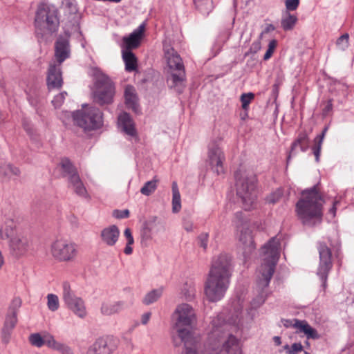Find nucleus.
Instances as JSON below:
<instances>
[{"label":"nucleus","instance_id":"1","mask_svg":"<svg viewBox=\"0 0 354 354\" xmlns=\"http://www.w3.org/2000/svg\"><path fill=\"white\" fill-rule=\"evenodd\" d=\"M208 339L201 352L184 351L182 354H239V339L229 331L227 324L222 315L212 319Z\"/></svg>","mask_w":354,"mask_h":354},{"label":"nucleus","instance_id":"2","mask_svg":"<svg viewBox=\"0 0 354 354\" xmlns=\"http://www.w3.org/2000/svg\"><path fill=\"white\" fill-rule=\"evenodd\" d=\"M174 329L178 337L184 344L185 351H196L201 352V345L205 346V342L202 343L200 337H194L192 330L196 324V315L194 309L188 304H181L177 306L174 314Z\"/></svg>","mask_w":354,"mask_h":354},{"label":"nucleus","instance_id":"3","mask_svg":"<svg viewBox=\"0 0 354 354\" xmlns=\"http://www.w3.org/2000/svg\"><path fill=\"white\" fill-rule=\"evenodd\" d=\"M231 259L221 254L214 260L205 285V294L209 301H220L225 295L231 276Z\"/></svg>","mask_w":354,"mask_h":354},{"label":"nucleus","instance_id":"4","mask_svg":"<svg viewBox=\"0 0 354 354\" xmlns=\"http://www.w3.org/2000/svg\"><path fill=\"white\" fill-rule=\"evenodd\" d=\"M302 197L296 204V211L299 218L305 225L313 226L319 223L322 218L323 198L317 191V185L301 192Z\"/></svg>","mask_w":354,"mask_h":354},{"label":"nucleus","instance_id":"5","mask_svg":"<svg viewBox=\"0 0 354 354\" xmlns=\"http://www.w3.org/2000/svg\"><path fill=\"white\" fill-rule=\"evenodd\" d=\"M59 11L55 6H39L35 17V35L39 42H47L59 26Z\"/></svg>","mask_w":354,"mask_h":354},{"label":"nucleus","instance_id":"6","mask_svg":"<svg viewBox=\"0 0 354 354\" xmlns=\"http://www.w3.org/2000/svg\"><path fill=\"white\" fill-rule=\"evenodd\" d=\"M266 256L259 268L257 286L263 292L269 286L275 270V266L279 257L280 242L276 237H272L261 248Z\"/></svg>","mask_w":354,"mask_h":354},{"label":"nucleus","instance_id":"7","mask_svg":"<svg viewBox=\"0 0 354 354\" xmlns=\"http://www.w3.org/2000/svg\"><path fill=\"white\" fill-rule=\"evenodd\" d=\"M90 74L93 77V102L99 106H107L113 102L115 86L111 78L97 67L91 68Z\"/></svg>","mask_w":354,"mask_h":354},{"label":"nucleus","instance_id":"8","mask_svg":"<svg viewBox=\"0 0 354 354\" xmlns=\"http://www.w3.org/2000/svg\"><path fill=\"white\" fill-rule=\"evenodd\" d=\"M237 196L241 198L245 210H249L257 198V178L253 174L238 169L234 173Z\"/></svg>","mask_w":354,"mask_h":354},{"label":"nucleus","instance_id":"9","mask_svg":"<svg viewBox=\"0 0 354 354\" xmlns=\"http://www.w3.org/2000/svg\"><path fill=\"white\" fill-rule=\"evenodd\" d=\"M165 57L169 67L167 83L168 86L175 88L179 93L183 92L186 80V75L182 59L174 48L165 52Z\"/></svg>","mask_w":354,"mask_h":354},{"label":"nucleus","instance_id":"10","mask_svg":"<svg viewBox=\"0 0 354 354\" xmlns=\"http://www.w3.org/2000/svg\"><path fill=\"white\" fill-rule=\"evenodd\" d=\"M102 112L97 107L83 104L82 109L73 113L74 122L85 131L95 130L103 124Z\"/></svg>","mask_w":354,"mask_h":354},{"label":"nucleus","instance_id":"11","mask_svg":"<svg viewBox=\"0 0 354 354\" xmlns=\"http://www.w3.org/2000/svg\"><path fill=\"white\" fill-rule=\"evenodd\" d=\"M317 250L319 255V263L317 270V275L322 282L324 289L326 288L328 275L333 268L332 252L330 248L324 242L317 243Z\"/></svg>","mask_w":354,"mask_h":354},{"label":"nucleus","instance_id":"12","mask_svg":"<svg viewBox=\"0 0 354 354\" xmlns=\"http://www.w3.org/2000/svg\"><path fill=\"white\" fill-rule=\"evenodd\" d=\"M51 253L60 261H72L77 255L76 245L68 240L58 239L52 244Z\"/></svg>","mask_w":354,"mask_h":354},{"label":"nucleus","instance_id":"13","mask_svg":"<svg viewBox=\"0 0 354 354\" xmlns=\"http://www.w3.org/2000/svg\"><path fill=\"white\" fill-rule=\"evenodd\" d=\"M62 288L63 299L68 308L79 317H85L86 311L83 300L75 295L68 282H64Z\"/></svg>","mask_w":354,"mask_h":354},{"label":"nucleus","instance_id":"14","mask_svg":"<svg viewBox=\"0 0 354 354\" xmlns=\"http://www.w3.org/2000/svg\"><path fill=\"white\" fill-rule=\"evenodd\" d=\"M225 160V155L221 148L214 142L210 144L208 149V163L217 175L224 173L223 163Z\"/></svg>","mask_w":354,"mask_h":354},{"label":"nucleus","instance_id":"15","mask_svg":"<svg viewBox=\"0 0 354 354\" xmlns=\"http://www.w3.org/2000/svg\"><path fill=\"white\" fill-rule=\"evenodd\" d=\"M70 37L71 34L65 32V35H59L55 43V57L59 65L70 57Z\"/></svg>","mask_w":354,"mask_h":354},{"label":"nucleus","instance_id":"16","mask_svg":"<svg viewBox=\"0 0 354 354\" xmlns=\"http://www.w3.org/2000/svg\"><path fill=\"white\" fill-rule=\"evenodd\" d=\"M8 247L10 254L15 258H19L28 252L30 243L26 236L17 235L10 239Z\"/></svg>","mask_w":354,"mask_h":354},{"label":"nucleus","instance_id":"17","mask_svg":"<svg viewBox=\"0 0 354 354\" xmlns=\"http://www.w3.org/2000/svg\"><path fill=\"white\" fill-rule=\"evenodd\" d=\"M116 349L111 340L104 337H99L87 348L85 354H113Z\"/></svg>","mask_w":354,"mask_h":354},{"label":"nucleus","instance_id":"18","mask_svg":"<svg viewBox=\"0 0 354 354\" xmlns=\"http://www.w3.org/2000/svg\"><path fill=\"white\" fill-rule=\"evenodd\" d=\"M47 86L49 90L59 89L63 85L62 73L60 65L50 64L47 73Z\"/></svg>","mask_w":354,"mask_h":354},{"label":"nucleus","instance_id":"19","mask_svg":"<svg viewBox=\"0 0 354 354\" xmlns=\"http://www.w3.org/2000/svg\"><path fill=\"white\" fill-rule=\"evenodd\" d=\"M312 131V129L307 131L306 129L301 131L297 138L292 142L290 147V151L287 158L288 162L291 156L297 153L296 148L299 147L301 151L306 152L309 148L310 138L309 134Z\"/></svg>","mask_w":354,"mask_h":354},{"label":"nucleus","instance_id":"20","mask_svg":"<svg viewBox=\"0 0 354 354\" xmlns=\"http://www.w3.org/2000/svg\"><path fill=\"white\" fill-rule=\"evenodd\" d=\"M239 241L243 245V255L244 259L246 261L250 258V255L255 249V245L252 236V232L249 229H245L241 230L239 236Z\"/></svg>","mask_w":354,"mask_h":354},{"label":"nucleus","instance_id":"21","mask_svg":"<svg viewBox=\"0 0 354 354\" xmlns=\"http://www.w3.org/2000/svg\"><path fill=\"white\" fill-rule=\"evenodd\" d=\"M118 124L127 135L133 137L136 136V130L131 115L124 112L118 116Z\"/></svg>","mask_w":354,"mask_h":354},{"label":"nucleus","instance_id":"22","mask_svg":"<svg viewBox=\"0 0 354 354\" xmlns=\"http://www.w3.org/2000/svg\"><path fill=\"white\" fill-rule=\"evenodd\" d=\"M293 328L297 330V333H304L307 339H317L320 337L317 330L311 327L306 320L295 319Z\"/></svg>","mask_w":354,"mask_h":354},{"label":"nucleus","instance_id":"23","mask_svg":"<svg viewBox=\"0 0 354 354\" xmlns=\"http://www.w3.org/2000/svg\"><path fill=\"white\" fill-rule=\"evenodd\" d=\"M124 95L127 107L136 113L138 112V97L135 88L131 85L126 86Z\"/></svg>","mask_w":354,"mask_h":354},{"label":"nucleus","instance_id":"24","mask_svg":"<svg viewBox=\"0 0 354 354\" xmlns=\"http://www.w3.org/2000/svg\"><path fill=\"white\" fill-rule=\"evenodd\" d=\"M59 166L61 168V174L63 177L67 178L68 181H71L74 177L79 176L77 168L68 158H62Z\"/></svg>","mask_w":354,"mask_h":354},{"label":"nucleus","instance_id":"25","mask_svg":"<svg viewBox=\"0 0 354 354\" xmlns=\"http://www.w3.org/2000/svg\"><path fill=\"white\" fill-rule=\"evenodd\" d=\"M119 235L120 230L115 225L106 227L101 232V238L102 241L109 246H113L118 241Z\"/></svg>","mask_w":354,"mask_h":354},{"label":"nucleus","instance_id":"26","mask_svg":"<svg viewBox=\"0 0 354 354\" xmlns=\"http://www.w3.org/2000/svg\"><path fill=\"white\" fill-rule=\"evenodd\" d=\"M125 308H127V305L122 301L114 303H104L101 306V313L104 315H111L120 313Z\"/></svg>","mask_w":354,"mask_h":354},{"label":"nucleus","instance_id":"27","mask_svg":"<svg viewBox=\"0 0 354 354\" xmlns=\"http://www.w3.org/2000/svg\"><path fill=\"white\" fill-rule=\"evenodd\" d=\"M122 59L125 64V71L133 72L137 70L138 59L136 55L131 50H122Z\"/></svg>","mask_w":354,"mask_h":354},{"label":"nucleus","instance_id":"28","mask_svg":"<svg viewBox=\"0 0 354 354\" xmlns=\"http://www.w3.org/2000/svg\"><path fill=\"white\" fill-rule=\"evenodd\" d=\"M122 40L124 43L122 50L132 51L140 46L141 37L133 32L128 37H124Z\"/></svg>","mask_w":354,"mask_h":354},{"label":"nucleus","instance_id":"29","mask_svg":"<svg viewBox=\"0 0 354 354\" xmlns=\"http://www.w3.org/2000/svg\"><path fill=\"white\" fill-rule=\"evenodd\" d=\"M16 229V224L13 220H7L4 225L0 227V239L6 240L13 238Z\"/></svg>","mask_w":354,"mask_h":354},{"label":"nucleus","instance_id":"30","mask_svg":"<svg viewBox=\"0 0 354 354\" xmlns=\"http://www.w3.org/2000/svg\"><path fill=\"white\" fill-rule=\"evenodd\" d=\"M297 21V17L296 15L286 11L283 13L281 20V26L285 31L291 30L294 28Z\"/></svg>","mask_w":354,"mask_h":354},{"label":"nucleus","instance_id":"31","mask_svg":"<svg viewBox=\"0 0 354 354\" xmlns=\"http://www.w3.org/2000/svg\"><path fill=\"white\" fill-rule=\"evenodd\" d=\"M69 186L72 187L75 193L79 196L83 198L88 197V193L86 187H84L80 176L74 177L73 180L68 182Z\"/></svg>","mask_w":354,"mask_h":354},{"label":"nucleus","instance_id":"32","mask_svg":"<svg viewBox=\"0 0 354 354\" xmlns=\"http://www.w3.org/2000/svg\"><path fill=\"white\" fill-rule=\"evenodd\" d=\"M172 211L178 213L181 209L180 194L176 182L172 183Z\"/></svg>","mask_w":354,"mask_h":354},{"label":"nucleus","instance_id":"33","mask_svg":"<svg viewBox=\"0 0 354 354\" xmlns=\"http://www.w3.org/2000/svg\"><path fill=\"white\" fill-rule=\"evenodd\" d=\"M195 7L203 15H207L213 9L212 0H193Z\"/></svg>","mask_w":354,"mask_h":354},{"label":"nucleus","instance_id":"34","mask_svg":"<svg viewBox=\"0 0 354 354\" xmlns=\"http://www.w3.org/2000/svg\"><path fill=\"white\" fill-rule=\"evenodd\" d=\"M0 172L6 177L19 176L21 174L19 169L11 163H4L0 167Z\"/></svg>","mask_w":354,"mask_h":354},{"label":"nucleus","instance_id":"35","mask_svg":"<svg viewBox=\"0 0 354 354\" xmlns=\"http://www.w3.org/2000/svg\"><path fill=\"white\" fill-rule=\"evenodd\" d=\"M162 295V288L153 289L149 292L142 299V303L145 305H150L157 301Z\"/></svg>","mask_w":354,"mask_h":354},{"label":"nucleus","instance_id":"36","mask_svg":"<svg viewBox=\"0 0 354 354\" xmlns=\"http://www.w3.org/2000/svg\"><path fill=\"white\" fill-rule=\"evenodd\" d=\"M158 181L154 177L153 180L146 182L140 189V192L145 196L151 195L156 189Z\"/></svg>","mask_w":354,"mask_h":354},{"label":"nucleus","instance_id":"37","mask_svg":"<svg viewBox=\"0 0 354 354\" xmlns=\"http://www.w3.org/2000/svg\"><path fill=\"white\" fill-rule=\"evenodd\" d=\"M47 305L50 310L55 311L59 308V299L56 295L48 294L47 296Z\"/></svg>","mask_w":354,"mask_h":354},{"label":"nucleus","instance_id":"38","mask_svg":"<svg viewBox=\"0 0 354 354\" xmlns=\"http://www.w3.org/2000/svg\"><path fill=\"white\" fill-rule=\"evenodd\" d=\"M63 4L66 12L69 15H75L77 12L78 9L75 0H64Z\"/></svg>","mask_w":354,"mask_h":354},{"label":"nucleus","instance_id":"39","mask_svg":"<svg viewBox=\"0 0 354 354\" xmlns=\"http://www.w3.org/2000/svg\"><path fill=\"white\" fill-rule=\"evenodd\" d=\"M254 98V94L253 93H243L241 95V102L242 103L243 109L247 111L248 109L249 104Z\"/></svg>","mask_w":354,"mask_h":354},{"label":"nucleus","instance_id":"40","mask_svg":"<svg viewBox=\"0 0 354 354\" xmlns=\"http://www.w3.org/2000/svg\"><path fill=\"white\" fill-rule=\"evenodd\" d=\"M29 341L31 343L32 346H37V347H41L43 345H44L45 340L44 339V337L41 336L39 333H33L31 334L29 337Z\"/></svg>","mask_w":354,"mask_h":354},{"label":"nucleus","instance_id":"41","mask_svg":"<svg viewBox=\"0 0 354 354\" xmlns=\"http://www.w3.org/2000/svg\"><path fill=\"white\" fill-rule=\"evenodd\" d=\"M348 39L349 35L347 33L340 36L336 41L337 48L341 50H345L348 46Z\"/></svg>","mask_w":354,"mask_h":354},{"label":"nucleus","instance_id":"42","mask_svg":"<svg viewBox=\"0 0 354 354\" xmlns=\"http://www.w3.org/2000/svg\"><path fill=\"white\" fill-rule=\"evenodd\" d=\"M22 301L19 297H15L10 305L9 310L10 314L17 315V313L20 307L21 306Z\"/></svg>","mask_w":354,"mask_h":354},{"label":"nucleus","instance_id":"43","mask_svg":"<svg viewBox=\"0 0 354 354\" xmlns=\"http://www.w3.org/2000/svg\"><path fill=\"white\" fill-rule=\"evenodd\" d=\"M66 95L67 93L64 91L55 96L52 104L55 109H58L62 105Z\"/></svg>","mask_w":354,"mask_h":354},{"label":"nucleus","instance_id":"44","mask_svg":"<svg viewBox=\"0 0 354 354\" xmlns=\"http://www.w3.org/2000/svg\"><path fill=\"white\" fill-rule=\"evenodd\" d=\"M260 39H261L259 38V40L255 41L252 44L250 49L245 53L244 57H247L251 54H255L261 49V46Z\"/></svg>","mask_w":354,"mask_h":354},{"label":"nucleus","instance_id":"45","mask_svg":"<svg viewBox=\"0 0 354 354\" xmlns=\"http://www.w3.org/2000/svg\"><path fill=\"white\" fill-rule=\"evenodd\" d=\"M17 322V315L10 314L6 319L4 326L11 330H13Z\"/></svg>","mask_w":354,"mask_h":354},{"label":"nucleus","instance_id":"46","mask_svg":"<svg viewBox=\"0 0 354 354\" xmlns=\"http://www.w3.org/2000/svg\"><path fill=\"white\" fill-rule=\"evenodd\" d=\"M54 350L60 352L62 354H73L71 348L68 346L59 342L54 348Z\"/></svg>","mask_w":354,"mask_h":354},{"label":"nucleus","instance_id":"47","mask_svg":"<svg viewBox=\"0 0 354 354\" xmlns=\"http://www.w3.org/2000/svg\"><path fill=\"white\" fill-rule=\"evenodd\" d=\"M322 142H319L317 141H314V145L312 147L313 153L315 157V160L317 162H319V157L321 153Z\"/></svg>","mask_w":354,"mask_h":354},{"label":"nucleus","instance_id":"48","mask_svg":"<svg viewBox=\"0 0 354 354\" xmlns=\"http://www.w3.org/2000/svg\"><path fill=\"white\" fill-rule=\"evenodd\" d=\"M282 196V192L281 190H277V192L271 194L270 196L267 197V202L270 204H274L277 203L279 199Z\"/></svg>","mask_w":354,"mask_h":354},{"label":"nucleus","instance_id":"49","mask_svg":"<svg viewBox=\"0 0 354 354\" xmlns=\"http://www.w3.org/2000/svg\"><path fill=\"white\" fill-rule=\"evenodd\" d=\"M299 4V0H286L285 2L286 11L295 10Z\"/></svg>","mask_w":354,"mask_h":354},{"label":"nucleus","instance_id":"50","mask_svg":"<svg viewBox=\"0 0 354 354\" xmlns=\"http://www.w3.org/2000/svg\"><path fill=\"white\" fill-rule=\"evenodd\" d=\"M141 238L142 244L146 246L147 245V241L151 239V230L148 227L144 228L141 234Z\"/></svg>","mask_w":354,"mask_h":354},{"label":"nucleus","instance_id":"51","mask_svg":"<svg viewBox=\"0 0 354 354\" xmlns=\"http://www.w3.org/2000/svg\"><path fill=\"white\" fill-rule=\"evenodd\" d=\"M129 211L128 209H124V210H119V209H115L113 212V216H114L116 218L122 219V218H126L129 216Z\"/></svg>","mask_w":354,"mask_h":354},{"label":"nucleus","instance_id":"52","mask_svg":"<svg viewBox=\"0 0 354 354\" xmlns=\"http://www.w3.org/2000/svg\"><path fill=\"white\" fill-rule=\"evenodd\" d=\"M12 330L3 326L1 331L2 341L5 344H8L10 341V335Z\"/></svg>","mask_w":354,"mask_h":354},{"label":"nucleus","instance_id":"53","mask_svg":"<svg viewBox=\"0 0 354 354\" xmlns=\"http://www.w3.org/2000/svg\"><path fill=\"white\" fill-rule=\"evenodd\" d=\"M198 244L201 247H202L204 250H205L207 247L208 242V234L207 233H202L198 237Z\"/></svg>","mask_w":354,"mask_h":354},{"label":"nucleus","instance_id":"54","mask_svg":"<svg viewBox=\"0 0 354 354\" xmlns=\"http://www.w3.org/2000/svg\"><path fill=\"white\" fill-rule=\"evenodd\" d=\"M45 340L44 344L47 345L48 347L54 349L58 342H57L54 337L51 335L45 336L44 337Z\"/></svg>","mask_w":354,"mask_h":354},{"label":"nucleus","instance_id":"55","mask_svg":"<svg viewBox=\"0 0 354 354\" xmlns=\"http://www.w3.org/2000/svg\"><path fill=\"white\" fill-rule=\"evenodd\" d=\"M303 346L301 343H294L291 345L289 354H297L299 352L303 350Z\"/></svg>","mask_w":354,"mask_h":354},{"label":"nucleus","instance_id":"56","mask_svg":"<svg viewBox=\"0 0 354 354\" xmlns=\"http://www.w3.org/2000/svg\"><path fill=\"white\" fill-rule=\"evenodd\" d=\"M124 235L127 238V243H128V245L133 244L134 239H133V237L132 236L131 230L129 228L125 229V230L124 232Z\"/></svg>","mask_w":354,"mask_h":354},{"label":"nucleus","instance_id":"57","mask_svg":"<svg viewBox=\"0 0 354 354\" xmlns=\"http://www.w3.org/2000/svg\"><path fill=\"white\" fill-rule=\"evenodd\" d=\"M328 129V126H326L324 127V128L323 129L322 133L319 135H317L313 141H317V142H322L323 143V140H324V138L325 137V135L327 132Z\"/></svg>","mask_w":354,"mask_h":354},{"label":"nucleus","instance_id":"58","mask_svg":"<svg viewBox=\"0 0 354 354\" xmlns=\"http://www.w3.org/2000/svg\"><path fill=\"white\" fill-rule=\"evenodd\" d=\"M24 128L26 131L30 136H33V129L30 124H28L26 121H24L23 122Z\"/></svg>","mask_w":354,"mask_h":354},{"label":"nucleus","instance_id":"59","mask_svg":"<svg viewBox=\"0 0 354 354\" xmlns=\"http://www.w3.org/2000/svg\"><path fill=\"white\" fill-rule=\"evenodd\" d=\"M275 30V27L272 24H268L265 28L264 30L260 35V39L262 37L263 34L268 33Z\"/></svg>","mask_w":354,"mask_h":354},{"label":"nucleus","instance_id":"60","mask_svg":"<svg viewBox=\"0 0 354 354\" xmlns=\"http://www.w3.org/2000/svg\"><path fill=\"white\" fill-rule=\"evenodd\" d=\"M145 24H140L137 29H136L133 32L137 33V35L142 38L144 30H145Z\"/></svg>","mask_w":354,"mask_h":354},{"label":"nucleus","instance_id":"61","mask_svg":"<svg viewBox=\"0 0 354 354\" xmlns=\"http://www.w3.org/2000/svg\"><path fill=\"white\" fill-rule=\"evenodd\" d=\"M295 319H282V322L283 324V326L286 327V328H289V327H293V324H295Z\"/></svg>","mask_w":354,"mask_h":354},{"label":"nucleus","instance_id":"62","mask_svg":"<svg viewBox=\"0 0 354 354\" xmlns=\"http://www.w3.org/2000/svg\"><path fill=\"white\" fill-rule=\"evenodd\" d=\"M151 313H146L142 315L141 322L142 324H147L150 319Z\"/></svg>","mask_w":354,"mask_h":354},{"label":"nucleus","instance_id":"63","mask_svg":"<svg viewBox=\"0 0 354 354\" xmlns=\"http://www.w3.org/2000/svg\"><path fill=\"white\" fill-rule=\"evenodd\" d=\"M339 203V201H335L333 203V206L329 210V213L332 214L333 217H335V214H336V205Z\"/></svg>","mask_w":354,"mask_h":354},{"label":"nucleus","instance_id":"64","mask_svg":"<svg viewBox=\"0 0 354 354\" xmlns=\"http://www.w3.org/2000/svg\"><path fill=\"white\" fill-rule=\"evenodd\" d=\"M277 46V41L275 39L271 40L268 44V50L274 52V48Z\"/></svg>","mask_w":354,"mask_h":354}]
</instances>
